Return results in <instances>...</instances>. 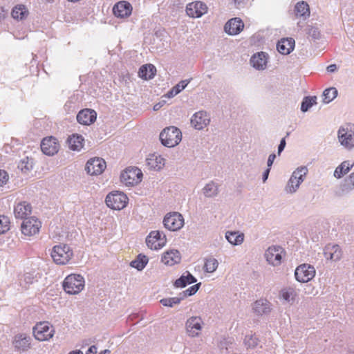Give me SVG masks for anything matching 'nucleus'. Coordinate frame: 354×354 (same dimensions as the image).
Wrapping results in <instances>:
<instances>
[{
	"label": "nucleus",
	"instance_id": "f257e3e1",
	"mask_svg": "<svg viewBox=\"0 0 354 354\" xmlns=\"http://www.w3.org/2000/svg\"><path fill=\"white\" fill-rule=\"evenodd\" d=\"M337 139L341 146L351 151L354 149V124L346 123L339 127Z\"/></svg>",
	"mask_w": 354,
	"mask_h": 354
},
{
	"label": "nucleus",
	"instance_id": "f03ea898",
	"mask_svg": "<svg viewBox=\"0 0 354 354\" xmlns=\"http://www.w3.org/2000/svg\"><path fill=\"white\" fill-rule=\"evenodd\" d=\"M182 140V133L175 127H169L162 130L160 134L161 143L167 147H174Z\"/></svg>",
	"mask_w": 354,
	"mask_h": 354
},
{
	"label": "nucleus",
	"instance_id": "7ed1b4c3",
	"mask_svg": "<svg viewBox=\"0 0 354 354\" xmlns=\"http://www.w3.org/2000/svg\"><path fill=\"white\" fill-rule=\"evenodd\" d=\"M63 287L66 292L68 294H78L84 288V279L80 274H70L65 278Z\"/></svg>",
	"mask_w": 354,
	"mask_h": 354
},
{
	"label": "nucleus",
	"instance_id": "20e7f679",
	"mask_svg": "<svg viewBox=\"0 0 354 354\" xmlns=\"http://www.w3.org/2000/svg\"><path fill=\"white\" fill-rule=\"evenodd\" d=\"M307 172L308 169L306 167H300L296 169L285 187V192L288 194L296 192L301 183L304 180Z\"/></svg>",
	"mask_w": 354,
	"mask_h": 354
},
{
	"label": "nucleus",
	"instance_id": "39448f33",
	"mask_svg": "<svg viewBox=\"0 0 354 354\" xmlns=\"http://www.w3.org/2000/svg\"><path fill=\"white\" fill-rule=\"evenodd\" d=\"M73 255L72 250L66 244L55 245L51 252L54 262L59 265H65L68 263Z\"/></svg>",
	"mask_w": 354,
	"mask_h": 354
},
{
	"label": "nucleus",
	"instance_id": "423d86ee",
	"mask_svg": "<svg viewBox=\"0 0 354 354\" xmlns=\"http://www.w3.org/2000/svg\"><path fill=\"white\" fill-rule=\"evenodd\" d=\"M32 333L36 339L41 342L48 341L53 337L55 329L49 322H41L33 327Z\"/></svg>",
	"mask_w": 354,
	"mask_h": 354
},
{
	"label": "nucleus",
	"instance_id": "0eeeda50",
	"mask_svg": "<svg viewBox=\"0 0 354 354\" xmlns=\"http://www.w3.org/2000/svg\"><path fill=\"white\" fill-rule=\"evenodd\" d=\"M285 253V250L281 246L272 245L266 250L264 257L270 265L279 266L281 264Z\"/></svg>",
	"mask_w": 354,
	"mask_h": 354
},
{
	"label": "nucleus",
	"instance_id": "6e6552de",
	"mask_svg": "<svg viewBox=\"0 0 354 354\" xmlns=\"http://www.w3.org/2000/svg\"><path fill=\"white\" fill-rule=\"evenodd\" d=\"M142 171L137 167L127 168L120 175L121 181L127 186H133L141 182Z\"/></svg>",
	"mask_w": 354,
	"mask_h": 354
},
{
	"label": "nucleus",
	"instance_id": "1a4fd4ad",
	"mask_svg": "<svg viewBox=\"0 0 354 354\" xmlns=\"http://www.w3.org/2000/svg\"><path fill=\"white\" fill-rule=\"evenodd\" d=\"M127 196L120 192L109 194L105 199L107 206L113 209H122L126 207Z\"/></svg>",
	"mask_w": 354,
	"mask_h": 354
},
{
	"label": "nucleus",
	"instance_id": "9d476101",
	"mask_svg": "<svg viewBox=\"0 0 354 354\" xmlns=\"http://www.w3.org/2000/svg\"><path fill=\"white\" fill-rule=\"evenodd\" d=\"M315 275V269L310 264H301L299 266L295 271L296 279L301 283L310 281L314 278Z\"/></svg>",
	"mask_w": 354,
	"mask_h": 354
},
{
	"label": "nucleus",
	"instance_id": "9b49d317",
	"mask_svg": "<svg viewBox=\"0 0 354 354\" xmlns=\"http://www.w3.org/2000/svg\"><path fill=\"white\" fill-rule=\"evenodd\" d=\"M163 223L170 231H177L183 227L184 218L178 212L169 213L165 216Z\"/></svg>",
	"mask_w": 354,
	"mask_h": 354
},
{
	"label": "nucleus",
	"instance_id": "f8f14e48",
	"mask_svg": "<svg viewBox=\"0 0 354 354\" xmlns=\"http://www.w3.org/2000/svg\"><path fill=\"white\" fill-rule=\"evenodd\" d=\"M167 242L165 234L160 231H152L146 239V243L148 248L151 250H159L162 248Z\"/></svg>",
	"mask_w": 354,
	"mask_h": 354
},
{
	"label": "nucleus",
	"instance_id": "ddd939ff",
	"mask_svg": "<svg viewBox=\"0 0 354 354\" xmlns=\"http://www.w3.org/2000/svg\"><path fill=\"white\" fill-rule=\"evenodd\" d=\"M203 322L198 316H193L187 319L185 328L187 335L192 337L199 336L203 328Z\"/></svg>",
	"mask_w": 354,
	"mask_h": 354
},
{
	"label": "nucleus",
	"instance_id": "4468645a",
	"mask_svg": "<svg viewBox=\"0 0 354 354\" xmlns=\"http://www.w3.org/2000/svg\"><path fill=\"white\" fill-rule=\"evenodd\" d=\"M106 162L101 158H93L89 159L85 167V170L90 175H100L105 169Z\"/></svg>",
	"mask_w": 354,
	"mask_h": 354
},
{
	"label": "nucleus",
	"instance_id": "2eb2a0df",
	"mask_svg": "<svg viewBox=\"0 0 354 354\" xmlns=\"http://www.w3.org/2000/svg\"><path fill=\"white\" fill-rule=\"evenodd\" d=\"M41 222L35 217L27 218L21 224V232L24 235L32 236L39 232Z\"/></svg>",
	"mask_w": 354,
	"mask_h": 354
},
{
	"label": "nucleus",
	"instance_id": "dca6fc26",
	"mask_svg": "<svg viewBox=\"0 0 354 354\" xmlns=\"http://www.w3.org/2000/svg\"><path fill=\"white\" fill-rule=\"evenodd\" d=\"M59 149V144L54 137H47L41 142V149L47 156H53L57 153Z\"/></svg>",
	"mask_w": 354,
	"mask_h": 354
},
{
	"label": "nucleus",
	"instance_id": "f3484780",
	"mask_svg": "<svg viewBox=\"0 0 354 354\" xmlns=\"http://www.w3.org/2000/svg\"><path fill=\"white\" fill-rule=\"evenodd\" d=\"M207 11V7L206 4L201 1L192 2L186 7L187 15L192 18H199L205 14Z\"/></svg>",
	"mask_w": 354,
	"mask_h": 354
},
{
	"label": "nucleus",
	"instance_id": "a211bd4d",
	"mask_svg": "<svg viewBox=\"0 0 354 354\" xmlns=\"http://www.w3.org/2000/svg\"><path fill=\"white\" fill-rule=\"evenodd\" d=\"M210 122V117L206 111H200L195 113L191 118L192 125L198 130L207 127Z\"/></svg>",
	"mask_w": 354,
	"mask_h": 354
},
{
	"label": "nucleus",
	"instance_id": "6ab92c4d",
	"mask_svg": "<svg viewBox=\"0 0 354 354\" xmlns=\"http://www.w3.org/2000/svg\"><path fill=\"white\" fill-rule=\"evenodd\" d=\"M97 113L94 110L85 109L78 113L77 120L80 124L90 125L95 121Z\"/></svg>",
	"mask_w": 354,
	"mask_h": 354
},
{
	"label": "nucleus",
	"instance_id": "aec40b11",
	"mask_svg": "<svg viewBox=\"0 0 354 354\" xmlns=\"http://www.w3.org/2000/svg\"><path fill=\"white\" fill-rule=\"evenodd\" d=\"M113 12L115 17L125 18L131 14L132 6L127 1H120L113 6Z\"/></svg>",
	"mask_w": 354,
	"mask_h": 354
},
{
	"label": "nucleus",
	"instance_id": "412c9836",
	"mask_svg": "<svg viewBox=\"0 0 354 354\" xmlns=\"http://www.w3.org/2000/svg\"><path fill=\"white\" fill-rule=\"evenodd\" d=\"M324 254L326 259L337 261L342 258V252L338 245L328 244L324 250Z\"/></svg>",
	"mask_w": 354,
	"mask_h": 354
},
{
	"label": "nucleus",
	"instance_id": "4be33fe9",
	"mask_svg": "<svg viewBox=\"0 0 354 354\" xmlns=\"http://www.w3.org/2000/svg\"><path fill=\"white\" fill-rule=\"evenodd\" d=\"M244 27L243 21L238 18L229 20L224 26L226 33L230 35H235L241 32Z\"/></svg>",
	"mask_w": 354,
	"mask_h": 354
},
{
	"label": "nucleus",
	"instance_id": "5701e85b",
	"mask_svg": "<svg viewBox=\"0 0 354 354\" xmlns=\"http://www.w3.org/2000/svg\"><path fill=\"white\" fill-rule=\"evenodd\" d=\"M32 207L30 203L24 201L18 203L14 209V214L17 218L24 219L28 218L31 214Z\"/></svg>",
	"mask_w": 354,
	"mask_h": 354
},
{
	"label": "nucleus",
	"instance_id": "b1692460",
	"mask_svg": "<svg viewBox=\"0 0 354 354\" xmlns=\"http://www.w3.org/2000/svg\"><path fill=\"white\" fill-rule=\"evenodd\" d=\"M30 337L26 334H18L15 337L13 345L20 351H26L30 347Z\"/></svg>",
	"mask_w": 354,
	"mask_h": 354
},
{
	"label": "nucleus",
	"instance_id": "393cba45",
	"mask_svg": "<svg viewBox=\"0 0 354 354\" xmlns=\"http://www.w3.org/2000/svg\"><path fill=\"white\" fill-rule=\"evenodd\" d=\"M295 44L292 38H283L278 41L277 48L281 54L288 55L294 50Z\"/></svg>",
	"mask_w": 354,
	"mask_h": 354
},
{
	"label": "nucleus",
	"instance_id": "a878e982",
	"mask_svg": "<svg viewBox=\"0 0 354 354\" xmlns=\"http://www.w3.org/2000/svg\"><path fill=\"white\" fill-rule=\"evenodd\" d=\"M268 61L267 54L264 52H259L254 55L250 59L252 66L257 70H263L266 66Z\"/></svg>",
	"mask_w": 354,
	"mask_h": 354
},
{
	"label": "nucleus",
	"instance_id": "bb28decb",
	"mask_svg": "<svg viewBox=\"0 0 354 354\" xmlns=\"http://www.w3.org/2000/svg\"><path fill=\"white\" fill-rule=\"evenodd\" d=\"M180 252L176 250H171L165 252L162 257V262L167 266H173L180 261Z\"/></svg>",
	"mask_w": 354,
	"mask_h": 354
},
{
	"label": "nucleus",
	"instance_id": "cd10ccee",
	"mask_svg": "<svg viewBox=\"0 0 354 354\" xmlns=\"http://www.w3.org/2000/svg\"><path fill=\"white\" fill-rule=\"evenodd\" d=\"M165 160L157 154H151L146 159V165L149 169L160 170L165 165Z\"/></svg>",
	"mask_w": 354,
	"mask_h": 354
},
{
	"label": "nucleus",
	"instance_id": "c85d7f7f",
	"mask_svg": "<svg viewBox=\"0 0 354 354\" xmlns=\"http://www.w3.org/2000/svg\"><path fill=\"white\" fill-rule=\"evenodd\" d=\"M252 309L257 315L267 314L270 311V304L267 300L259 299L254 303Z\"/></svg>",
	"mask_w": 354,
	"mask_h": 354
},
{
	"label": "nucleus",
	"instance_id": "c756f323",
	"mask_svg": "<svg viewBox=\"0 0 354 354\" xmlns=\"http://www.w3.org/2000/svg\"><path fill=\"white\" fill-rule=\"evenodd\" d=\"M353 166L354 163L351 164L350 162L348 160L343 161L335 169L333 173L334 177L337 179L342 178L344 175L349 172V171L353 168Z\"/></svg>",
	"mask_w": 354,
	"mask_h": 354
},
{
	"label": "nucleus",
	"instance_id": "7c9ffc66",
	"mask_svg": "<svg viewBox=\"0 0 354 354\" xmlns=\"http://www.w3.org/2000/svg\"><path fill=\"white\" fill-rule=\"evenodd\" d=\"M225 239L234 245H241L244 241V234L236 231H227L225 233Z\"/></svg>",
	"mask_w": 354,
	"mask_h": 354
},
{
	"label": "nucleus",
	"instance_id": "2f4dec72",
	"mask_svg": "<svg viewBox=\"0 0 354 354\" xmlns=\"http://www.w3.org/2000/svg\"><path fill=\"white\" fill-rule=\"evenodd\" d=\"M156 69L152 64H145L142 66L139 70V76L145 80L152 79L154 75Z\"/></svg>",
	"mask_w": 354,
	"mask_h": 354
},
{
	"label": "nucleus",
	"instance_id": "473e14b6",
	"mask_svg": "<svg viewBox=\"0 0 354 354\" xmlns=\"http://www.w3.org/2000/svg\"><path fill=\"white\" fill-rule=\"evenodd\" d=\"M84 138L78 134H73L68 139L70 149L73 151H80L83 147Z\"/></svg>",
	"mask_w": 354,
	"mask_h": 354
},
{
	"label": "nucleus",
	"instance_id": "72a5a7b5",
	"mask_svg": "<svg viewBox=\"0 0 354 354\" xmlns=\"http://www.w3.org/2000/svg\"><path fill=\"white\" fill-rule=\"evenodd\" d=\"M196 282V279L189 272H186V275L183 274L179 279H176L174 286L177 288H184L187 284Z\"/></svg>",
	"mask_w": 354,
	"mask_h": 354
},
{
	"label": "nucleus",
	"instance_id": "f704fd0d",
	"mask_svg": "<svg viewBox=\"0 0 354 354\" xmlns=\"http://www.w3.org/2000/svg\"><path fill=\"white\" fill-rule=\"evenodd\" d=\"M295 11L297 16L306 19L310 16V8L308 4L302 1L298 2L295 7Z\"/></svg>",
	"mask_w": 354,
	"mask_h": 354
},
{
	"label": "nucleus",
	"instance_id": "c9c22d12",
	"mask_svg": "<svg viewBox=\"0 0 354 354\" xmlns=\"http://www.w3.org/2000/svg\"><path fill=\"white\" fill-rule=\"evenodd\" d=\"M202 191L205 197L213 198L218 194V186L212 181L206 184Z\"/></svg>",
	"mask_w": 354,
	"mask_h": 354
},
{
	"label": "nucleus",
	"instance_id": "e433bc0d",
	"mask_svg": "<svg viewBox=\"0 0 354 354\" xmlns=\"http://www.w3.org/2000/svg\"><path fill=\"white\" fill-rule=\"evenodd\" d=\"M190 82V80H181L178 82L176 86H174L168 93L166 94V96L168 98H171L179 93H180Z\"/></svg>",
	"mask_w": 354,
	"mask_h": 354
},
{
	"label": "nucleus",
	"instance_id": "4c0bfd02",
	"mask_svg": "<svg viewBox=\"0 0 354 354\" xmlns=\"http://www.w3.org/2000/svg\"><path fill=\"white\" fill-rule=\"evenodd\" d=\"M28 13V10L24 5H18L12 9L11 15L14 19H23Z\"/></svg>",
	"mask_w": 354,
	"mask_h": 354
},
{
	"label": "nucleus",
	"instance_id": "58836bf2",
	"mask_svg": "<svg viewBox=\"0 0 354 354\" xmlns=\"http://www.w3.org/2000/svg\"><path fill=\"white\" fill-rule=\"evenodd\" d=\"M148 263V258L145 255L139 254L136 259L132 261L130 263L131 266L140 271L144 269Z\"/></svg>",
	"mask_w": 354,
	"mask_h": 354
},
{
	"label": "nucleus",
	"instance_id": "ea45409f",
	"mask_svg": "<svg viewBox=\"0 0 354 354\" xmlns=\"http://www.w3.org/2000/svg\"><path fill=\"white\" fill-rule=\"evenodd\" d=\"M337 90L335 87H330L324 90L323 93L324 102L328 104L337 96Z\"/></svg>",
	"mask_w": 354,
	"mask_h": 354
},
{
	"label": "nucleus",
	"instance_id": "a19ab883",
	"mask_svg": "<svg viewBox=\"0 0 354 354\" xmlns=\"http://www.w3.org/2000/svg\"><path fill=\"white\" fill-rule=\"evenodd\" d=\"M317 97L315 96L305 97L301 104V111L306 112L315 104H316Z\"/></svg>",
	"mask_w": 354,
	"mask_h": 354
},
{
	"label": "nucleus",
	"instance_id": "79ce46f5",
	"mask_svg": "<svg viewBox=\"0 0 354 354\" xmlns=\"http://www.w3.org/2000/svg\"><path fill=\"white\" fill-rule=\"evenodd\" d=\"M346 183L342 185V190L344 193H348L354 189V171L345 180Z\"/></svg>",
	"mask_w": 354,
	"mask_h": 354
},
{
	"label": "nucleus",
	"instance_id": "37998d69",
	"mask_svg": "<svg viewBox=\"0 0 354 354\" xmlns=\"http://www.w3.org/2000/svg\"><path fill=\"white\" fill-rule=\"evenodd\" d=\"M218 266V263L217 260L216 259L211 258L206 260L204 268L207 272L212 273L217 269Z\"/></svg>",
	"mask_w": 354,
	"mask_h": 354
},
{
	"label": "nucleus",
	"instance_id": "c03bdc74",
	"mask_svg": "<svg viewBox=\"0 0 354 354\" xmlns=\"http://www.w3.org/2000/svg\"><path fill=\"white\" fill-rule=\"evenodd\" d=\"M281 297L287 302H292L295 299V292L292 288L283 289L280 293Z\"/></svg>",
	"mask_w": 354,
	"mask_h": 354
},
{
	"label": "nucleus",
	"instance_id": "a18cd8bd",
	"mask_svg": "<svg viewBox=\"0 0 354 354\" xmlns=\"http://www.w3.org/2000/svg\"><path fill=\"white\" fill-rule=\"evenodd\" d=\"M183 299V297H181L180 296L171 298H164L160 300V303L164 306L173 307L174 305L180 304Z\"/></svg>",
	"mask_w": 354,
	"mask_h": 354
},
{
	"label": "nucleus",
	"instance_id": "49530a36",
	"mask_svg": "<svg viewBox=\"0 0 354 354\" xmlns=\"http://www.w3.org/2000/svg\"><path fill=\"white\" fill-rule=\"evenodd\" d=\"M232 343L227 339H223L218 344V347L221 349V354L230 353V350L232 348Z\"/></svg>",
	"mask_w": 354,
	"mask_h": 354
},
{
	"label": "nucleus",
	"instance_id": "de8ad7c7",
	"mask_svg": "<svg viewBox=\"0 0 354 354\" xmlns=\"http://www.w3.org/2000/svg\"><path fill=\"white\" fill-rule=\"evenodd\" d=\"M9 218L7 216H0V234L9 230Z\"/></svg>",
	"mask_w": 354,
	"mask_h": 354
},
{
	"label": "nucleus",
	"instance_id": "09e8293b",
	"mask_svg": "<svg viewBox=\"0 0 354 354\" xmlns=\"http://www.w3.org/2000/svg\"><path fill=\"white\" fill-rule=\"evenodd\" d=\"M201 283H198L197 284H195V285L189 287L186 290H185L182 293H180V296L181 297H183V299H184L187 296H192V295H194L198 290V289L201 286Z\"/></svg>",
	"mask_w": 354,
	"mask_h": 354
},
{
	"label": "nucleus",
	"instance_id": "8fccbe9b",
	"mask_svg": "<svg viewBox=\"0 0 354 354\" xmlns=\"http://www.w3.org/2000/svg\"><path fill=\"white\" fill-rule=\"evenodd\" d=\"M245 345L247 348H254L258 344V339L253 335H246L244 339Z\"/></svg>",
	"mask_w": 354,
	"mask_h": 354
},
{
	"label": "nucleus",
	"instance_id": "3c124183",
	"mask_svg": "<svg viewBox=\"0 0 354 354\" xmlns=\"http://www.w3.org/2000/svg\"><path fill=\"white\" fill-rule=\"evenodd\" d=\"M18 167L22 171L27 172L32 168V162L29 160L28 158H26V159H24L19 162Z\"/></svg>",
	"mask_w": 354,
	"mask_h": 354
},
{
	"label": "nucleus",
	"instance_id": "603ef678",
	"mask_svg": "<svg viewBox=\"0 0 354 354\" xmlns=\"http://www.w3.org/2000/svg\"><path fill=\"white\" fill-rule=\"evenodd\" d=\"M307 33L314 39H319L320 36L318 28L310 26H308Z\"/></svg>",
	"mask_w": 354,
	"mask_h": 354
},
{
	"label": "nucleus",
	"instance_id": "864d4df0",
	"mask_svg": "<svg viewBox=\"0 0 354 354\" xmlns=\"http://www.w3.org/2000/svg\"><path fill=\"white\" fill-rule=\"evenodd\" d=\"M7 173L3 170H0V186L4 185L8 180Z\"/></svg>",
	"mask_w": 354,
	"mask_h": 354
},
{
	"label": "nucleus",
	"instance_id": "5fc2aeb1",
	"mask_svg": "<svg viewBox=\"0 0 354 354\" xmlns=\"http://www.w3.org/2000/svg\"><path fill=\"white\" fill-rule=\"evenodd\" d=\"M286 139L285 138H282L280 141V143L278 146V155H280L281 153L283 151L284 148L286 147Z\"/></svg>",
	"mask_w": 354,
	"mask_h": 354
},
{
	"label": "nucleus",
	"instance_id": "6e6d98bb",
	"mask_svg": "<svg viewBox=\"0 0 354 354\" xmlns=\"http://www.w3.org/2000/svg\"><path fill=\"white\" fill-rule=\"evenodd\" d=\"M276 158V155L274 153H272L268 156V159L267 161L268 168H271L274 160Z\"/></svg>",
	"mask_w": 354,
	"mask_h": 354
},
{
	"label": "nucleus",
	"instance_id": "4d7b16f0",
	"mask_svg": "<svg viewBox=\"0 0 354 354\" xmlns=\"http://www.w3.org/2000/svg\"><path fill=\"white\" fill-rule=\"evenodd\" d=\"M24 281L26 283L30 284L33 282V277L31 274L26 273L24 275Z\"/></svg>",
	"mask_w": 354,
	"mask_h": 354
},
{
	"label": "nucleus",
	"instance_id": "13d9d810",
	"mask_svg": "<svg viewBox=\"0 0 354 354\" xmlns=\"http://www.w3.org/2000/svg\"><path fill=\"white\" fill-rule=\"evenodd\" d=\"M270 168H267L263 174V176H262V180H263V182L265 183L268 178V176H269V174H270Z\"/></svg>",
	"mask_w": 354,
	"mask_h": 354
},
{
	"label": "nucleus",
	"instance_id": "bf43d9fd",
	"mask_svg": "<svg viewBox=\"0 0 354 354\" xmlns=\"http://www.w3.org/2000/svg\"><path fill=\"white\" fill-rule=\"evenodd\" d=\"M97 351V347L95 345H93L88 349L86 354H96Z\"/></svg>",
	"mask_w": 354,
	"mask_h": 354
},
{
	"label": "nucleus",
	"instance_id": "052dcab7",
	"mask_svg": "<svg viewBox=\"0 0 354 354\" xmlns=\"http://www.w3.org/2000/svg\"><path fill=\"white\" fill-rule=\"evenodd\" d=\"M337 66L336 64H330L329 65L326 69H327V71L329 72V73H333L335 72L336 70H337Z\"/></svg>",
	"mask_w": 354,
	"mask_h": 354
},
{
	"label": "nucleus",
	"instance_id": "680f3d73",
	"mask_svg": "<svg viewBox=\"0 0 354 354\" xmlns=\"http://www.w3.org/2000/svg\"><path fill=\"white\" fill-rule=\"evenodd\" d=\"M5 17V12L4 10L2 9H0V20Z\"/></svg>",
	"mask_w": 354,
	"mask_h": 354
},
{
	"label": "nucleus",
	"instance_id": "e2e57ef3",
	"mask_svg": "<svg viewBox=\"0 0 354 354\" xmlns=\"http://www.w3.org/2000/svg\"><path fill=\"white\" fill-rule=\"evenodd\" d=\"M69 354H83V353L81 351L77 350V351H71L69 353Z\"/></svg>",
	"mask_w": 354,
	"mask_h": 354
},
{
	"label": "nucleus",
	"instance_id": "0e129e2a",
	"mask_svg": "<svg viewBox=\"0 0 354 354\" xmlns=\"http://www.w3.org/2000/svg\"><path fill=\"white\" fill-rule=\"evenodd\" d=\"M111 351L109 349H105L101 351L99 354H109Z\"/></svg>",
	"mask_w": 354,
	"mask_h": 354
},
{
	"label": "nucleus",
	"instance_id": "69168bd1",
	"mask_svg": "<svg viewBox=\"0 0 354 354\" xmlns=\"http://www.w3.org/2000/svg\"><path fill=\"white\" fill-rule=\"evenodd\" d=\"M160 108V105L159 104H156V105L153 106V110L157 111V110H158Z\"/></svg>",
	"mask_w": 354,
	"mask_h": 354
}]
</instances>
